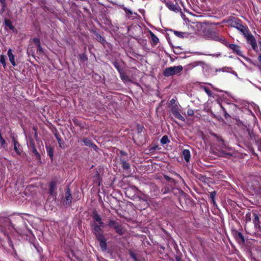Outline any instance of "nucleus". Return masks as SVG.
Masks as SVG:
<instances>
[{
    "mask_svg": "<svg viewBox=\"0 0 261 261\" xmlns=\"http://www.w3.org/2000/svg\"><path fill=\"white\" fill-rule=\"evenodd\" d=\"M7 54L10 62L13 65V66H15L16 64L14 60V56L12 54V51L11 49H9L8 50Z\"/></svg>",
    "mask_w": 261,
    "mask_h": 261,
    "instance_id": "f8f14e48",
    "label": "nucleus"
},
{
    "mask_svg": "<svg viewBox=\"0 0 261 261\" xmlns=\"http://www.w3.org/2000/svg\"><path fill=\"white\" fill-rule=\"evenodd\" d=\"M17 145H19L18 142L14 140V149L17 153H20V151L17 148Z\"/></svg>",
    "mask_w": 261,
    "mask_h": 261,
    "instance_id": "5701e85b",
    "label": "nucleus"
},
{
    "mask_svg": "<svg viewBox=\"0 0 261 261\" xmlns=\"http://www.w3.org/2000/svg\"><path fill=\"white\" fill-rule=\"evenodd\" d=\"M122 167L124 169H127L129 168V165L126 162H122Z\"/></svg>",
    "mask_w": 261,
    "mask_h": 261,
    "instance_id": "c85d7f7f",
    "label": "nucleus"
},
{
    "mask_svg": "<svg viewBox=\"0 0 261 261\" xmlns=\"http://www.w3.org/2000/svg\"><path fill=\"white\" fill-rule=\"evenodd\" d=\"M168 138L167 136H164L161 140V143L162 144H165L169 142Z\"/></svg>",
    "mask_w": 261,
    "mask_h": 261,
    "instance_id": "412c9836",
    "label": "nucleus"
},
{
    "mask_svg": "<svg viewBox=\"0 0 261 261\" xmlns=\"http://www.w3.org/2000/svg\"><path fill=\"white\" fill-rule=\"evenodd\" d=\"M183 69V67L181 65L177 66L169 67L166 68L163 72V74L165 76H169L180 73Z\"/></svg>",
    "mask_w": 261,
    "mask_h": 261,
    "instance_id": "f257e3e1",
    "label": "nucleus"
},
{
    "mask_svg": "<svg viewBox=\"0 0 261 261\" xmlns=\"http://www.w3.org/2000/svg\"><path fill=\"white\" fill-rule=\"evenodd\" d=\"M0 143H1V145L2 147H5L6 143L5 140L3 139V137H1Z\"/></svg>",
    "mask_w": 261,
    "mask_h": 261,
    "instance_id": "cd10ccee",
    "label": "nucleus"
},
{
    "mask_svg": "<svg viewBox=\"0 0 261 261\" xmlns=\"http://www.w3.org/2000/svg\"><path fill=\"white\" fill-rule=\"evenodd\" d=\"M238 237L242 240V241H244V238H243V235L241 233H239L238 234Z\"/></svg>",
    "mask_w": 261,
    "mask_h": 261,
    "instance_id": "79ce46f5",
    "label": "nucleus"
},
{
    "mask_svg": "<svg viewBox=\"0 0 261 261\" xmlns=\"http://www.w3.org/2000/svg\"><path fill=\"white\" fill-rule=\"evenodd\" d=\"M216 193L215 191L210 193V198L212 199L213 203H215L214 199L216 196Z\"/></svg>",
    "mask_w": 261,
    "mask_h": 261,
    "instance_id": "b1692460",
    "label": "nucleus"
},
{
    "mask_svg": "<svg viewBox=\"0 0 261 261\" xmlns=\"http://www.w3.org/2000/svg\"><path fill=\"white\" fill-rule=\"evenodd\" d=\"M5 24L11 30L14 29V27L12 25L11 21L9 19H6L5 20Z\"/></svg>",
    "mask_w": 261,
    "mask_h": 261,
    "instance_id": "f3484780",
    "label": "nucleus"
},
{
    "mask_svg": "<svg viewBox=\"0 0 261 261\" xmlns=\"http://www.w3.org/2000/svg\"><path fill=\"white\" fill-rule=\"evenodd\" d=\"M171 112L173 114V115L178 119L181 120L182 121H185V119L184 116H182L179 110H178L177 108L176 107H173L171 109Z\"/></svg>",
    "mask_w": 261,
    "mask_h": 261,
    "instance_id": "0eeeda50",
    "label": "nucleus"
},
{
    "mask_svg": "<svg viewBox=\"0 0 261 261\" xmlns=\"http://www.w3.org/2000/svg\"><path fill=\"white\" fill-rule=\"evenodd\" d=\"M175 34H176L177 36L180 37L181 36V33L179 32H175Z\"/></svg>",
    "mask_w": 261,
    "mask_h": 261,
    "instance_id": "37998d69",
    "label": "nucleus"
},
{
    "mask_svg": "<svg viewBox=\"0 0 261 261\" xmlns=\"http://www.w3.org/2000/svg\"><path fill=\"white\" fill-rule=\"evenodd\" d=\"M0 3L2 5L3 9L4 11L6 6V0H0Z\"/></svg>",
    "mask_w": 261,
    "mask_h": 261,
    "instance_id": "2f4dec72",
    "label": "nucleus"
},
{
    "mask_svg": "<svg viewBox=\"0 0 261 261\" xmlns=\"http://www.w3.org/2000/svg\"><path fill=\"white\" fill-rule=\"evenodd\" d=\"M187 114L189 116H193L194 114V111L191 109H189L187 111Z\"/></svg>",
    "mask_w": 261,
    "mask_h": 261,
    "instance_id": "c756f323",
    "label": "nucleus"
},
{
    "mask_svg": "<svg viewBox=\"0 0 261 261\" xmlns=\"http://www.w3.org/2000/svg\"><path fill=\"white\" fill-rule=\"evenodd\" d=\"M33 42L37 45L40 44V40L37 38H35L33 39Z\"/></svg>",
    "mask_w": 261,
    "mask_h": 261,
    "instance_id": "473e14b6",
    "label": "nucleus"
},
{
    "mask_svg": "<svg viewBox=\"0 0 261 261\" xmlns=\"http://www.w3.org/2000/svg\"><path fill=\"white\" fill-rule=\"evenodd\" d=\"M244 36L247 38L248 43L251 45L252 48L256 52H258V46H257L256 40L254 37L249 33V31L247 32V34L244 35Z\"/></svg>",
    "mask_w": 261,
    "mask_h": 261,
    "instance_id": "20e7f679",
    "label": "nucleus"
},
{
    "mask_svg": "<svg viewBox=\"0 0 261 261\" xmlns=\"http://www.w3.org/2000/svg\"><path fill=\"white\" fill-rule=\"evenodd\" d=\"M221 109H222V110H223V111L224 112L225 118H227V117H230L229 114L226 112V110L224 109V108L222 106H221Z\"/></svg>",
    "mask_w": 261,
    "mask_h": 261,
    "instance_id": "7c9ffc66",
    "label": "nucleus"
},
{
    "mask_svg": "<svg viewBox=\"0 0 261 261\" xmlns=\"http://www.w3.org/2000/svg\"><path fill=\"white\" fill-rule=\"evenodd\" d=\"M71 195L70 193L69 189H68L66 190V193H65V197L64 200V203L65 204L69 205L70 203H71Z\"/></svg>",
    "mask_w": 261,
    "mask_h": 261,
    "instance_id": "1a4fd4ad",
    "label": "nucleus"
},
{
    "mask_svg": "<svg viewBox=\"0 0 261 261\" xmlns=\"http://www.w3.org/2000/svg\"><path fill=\"white\" fill-rule=\"evenodd\" d=\"M32 149V152L34 154V155L36 156V158L38 160L40 159V155L37 151L36 148L35 147H33Z\"/></svg>",
    "mask_w": 261,
    "mask_h": 261,
    "instance_id": "6ab92c4d",
    "label": "nucleus"
},
{
    "mask_svg": "<svg viewBox=\"0 0 261 261\" xmlns=\"http://www.w3.org/2000/svg\"><path fill=\"white\" fill-rule=\"evenodd\" d=\"M182 155L184 156L185 160L188 162L191 158L190 151L188 149H184L182 151Z\"/></svg>",
    "mask_w": 261,
    "mask_h": 261,
    "instance_id": "ddd939ff",
    "label": "nucleus"
},
{
    "mask_svg": "<svg viewBox=\"0 0 261 261\" xmlns=\"http://www.w3.org/2000/svg\"><path fill=\"white\" fill-rule=\"evenodd\" d=\"M98 240L100 242L99 245H100L101 248L103 250H106V248H107V244H106L105 239L104 238V237H102V239H98Z\"/></svg>",
    "mask_w": 261,
    "mask_h": 261,
    "instance_id": "2eb2a0df",
    "label": "nucleus"
},
{
    "mask_svg": "<svg viewBox=\"0 0 261 261\" xmlns=\"http://www.w3.org/2000/svg\"><path fill=\"white\" fill-rule=\"evenodd\" d=\"M226 155L227 156H230L231 155V154L230 153H226Z\"/></svg>",
    "mask_w": 261,
    "mask_h": 261,
    "instance_id": "49530a36",
    "label": "nucleus"
},
{
    "mask_svg": "<svg viewBox=\"0 0 261 261\" xmlns=\"http://www.w3.org/2000/svg\"><path fill=\"white\" fill-rule=\"evenodd\" d=\"M174 101V99H172V100H171V102H173Z\"/></svg>",
    "mask_w": 261,
    "mask_h": 261,
    "instance_id": "de8ad7c7",
    "label": "nucleus"
},
{
    "mask_svg": "<svg viewBox=\"0 0 261 261\" xmlns=\"http://www.w3.org/2000/svg\"><path fill=\"white\" fill-rule=\"evenodd\" d=\"M230 25L232 27L235 28L239 30L244 35L247 34V32H248V29L241 24L239 21L236 20H231Z\"/></svg>",
    "mask_w": 261,
    "mask_h": 261,
    "instance_id": "f03ea898",
    "label": "nucleus"
},
{
    "mask_svg": "<svg viewBox=\"0 0 261 261\" xmlns=\"http://www.w3.org/2000/svg\"><path fill=\"white\" fill-rule=\"evenodd\" d=\"M108 225L110 227L114 228L116 232L118 234H122L123 233L121 226L116 221L113 220H110Z\"/></svg>",
    "mask_w": 261,
    "mask_h": 261,
    "instance_id": "7ed1b4c3",
    "label": "nucleus"
},
{
    "mask_svg": "<svg viewBox=\"0 0 261 261\" xmlns=\"http://www.w3.org/2000/svg\"><path fill=\"white\" fill-rule=\"evenodd\" d=\"M253 217H254L253 223L254 224V225L255 226H259V218H258V216L256 214L254 213L253 214Z\"/></svg>",
    "mask_w": 261,
    "mask_h": 261,
    "instance_id": "dca6fc26",
    "label": "nucleus"
},
{
    "mask_svg": "<svg viewBox=\"0 0 261 261\" xmlns=\"http://www.w3.org/2000/svg\"><path fill=\"white\" fill-rule=\"evenodd\" d=\"M53 150L51 148H49V150H48V154L50 156H53Z\"/></svg>",
    "mask_w": 261,
    "mask_h": 261,
    "instance_id": "ea45409f",
    "label": "nucleus"
},
{
    "mask_svg": "<svg viewBox=\"0 0 261 261\" xmlns=\"http://www.w3.org/2000/svg\"><path fill=\"white\" fill-rule=\"evenodd\" d=\"M201 24L200 22H195V23H193L192 27L193 28H194L195 27H199V26H201Z\"/></svg>",
    "mask_w": 261,
    "mask_h": 261,
    "instance_id": "72a5a7b5",
    "label": "nucleus"
},
{
    "mask_svg": "<svg viewBox=\"0 0 261 261\" xmlns=\"http://www.w3.org/2000/svg\"><path fill=\"white\" fill-rule=\"evenodd\" d=\"M165 179H166L168 180H169L170 179V178L168 176H167V175H165Z\"/></svg>",
    "mask_w": 261,
    "mask_h": 261,
    "instance_id": "a18cd8bd",
    "label": "nucleus"
},
{
    "mask_svg": "<svg viewBox=\"0 0 261 261\" xmlns=\"http://www.w3.org/2000/svg\"><path fill=\"white\" fill-rule=\"evenodd\" d=\"M226 46H228L230 49L233 50V52L236 53L238 55L240 56H243L242 52L240 49V47L236 44H229L226 41L224 44Z\"/></svg>",
    "mask_w": 261,
    "mask_h": 261,
    "instance_id": "39448f33",
    "label": "nucleus"
},
{
    "mask_svg": "<svg viewBox=\"0 0 261 261\" xmlns=\"http://www.w3.org/2000/svg\"><path fill=\"white\" fill-rule=\"evenodd\" d=\"M91 148H93L94 150H96V148H97V146L94 144H93V143H91V145H90V146Z\"/></svg>",
    "mask_w": 261,
    "mask_h": 261,
    "instance_id": "4c0bfd02",
    "label": "nucleus"
},
{
    "mask_svg": "<svg viewBox=\"0 0 261 261\" xmlns=\"http://www.w3.org/2000/svg\"><path fill=\"white\" fill-rule=\"evenodd\" d=\"M0 62L3 64V66L5 67L6 65V57L4 55H1L0 56Z\"/></svg>",
    "mask_w": 261,
    "mask_h": 261,
    "instance_id": "aec40b11",
    "label": "nucleus"
},
{
    "mask_svg": "<svg viewBox=\"0 0 261 261\" xmlns=\"http://www.w3.org/2000/svg\"><path fill=\"white\" fill-rule=\"evenodd\" d=\"M151 39L153 41V42L156 44L159 42V38L152 33H150Z\"/></svg>",
    "mask_w": 261,
    "mask_h": 261,
    "instance_id": "a211bd4d",
    "label": "nucleus"
},
{
    "mask_svg": "<svg viewBox=\"0 0 261 261\" xmlns=\"http://www.w3.org/2000/svg\"><path fill=\"white\" fill-rule=\"evenodd\" d=\"M101 227L98 225H95L94 226L93 231L97 239H102L103 237Z\"/></svg>",
    "mask_w": 261,
    "mask_h": 261,
    "instance_id": "423d86ee",
    "label": "nucleus"
},
{
    "mask_svg": "<svg viewBox=\"0 0 261 261\" xmlns=\"http://www.w3.org/2000/svg\"><path fill=\"white\" fill-rule=\"evenodd\" d=\"M258 60L261 66V55L258 56Z\"/></svg>",
    "mask_w": 261,
    "mask_h": 261,
    "instance_id": "c03bdc74",
    "label": "nucleus"
},
{
    "mask_svg": "<svg viewBox=\"0 0 261 261\" xmlns=\"http://www.w3.org/2000/svg\"><path fill=\"white\" fill-rule=\"evenodd\" d=\"M121 77L122 80H123L124 81L127 80V79H128L127 76H126L122 74H121Z\"/></svg>",
    "mask_w": 261,
    "mask_h": 261,
    "instance_id": "c9c22d12",
    "label": "nucleus"
},
{
    "mask_svg": "<svg viewBox=\"0 0 261 261\" xmlns=\"http://www.w3.org/2000/svg\"><path fill=\"white\" fill-rule=\"evenodd\" d=\"M203 89L204 90V91L205 92V93L209 96H211L212 94V92L211 91L208 89L207 88L205 87H203Z\"/></svg>",
    "mask_w": 261,
    "mask_h": 261,
    "instance_id": "bb28decb",
    "label": "nucleus"
},
{
    "mask_svg": "<svg viewBox=\"0 0 261 261\" xmlns=\"http://www.w3.org/2000/svg\"><path fill=\"white\" fill-rule=\"evenodd\" d=\"M129 254L134 261H139L136 256V255L133 252H130Z\"/></svg>",
    "mask_w": 261,
    "mask_h": 261,
    "instance_id": "393cba45",
    "label": "nucleus"
},
{
    "mask_svg": "<svg viewBox=\"0 0 261 261\" xmlns=\"http://www.w3.org/2000/svg\"><path fill=\"white\" fill-rule=\"evenodd\" d=\"M167 7L172 11L174 12H178L179 10V7L178 6L175 5L173 4H167Z\"/></svg>",
    "mask_w": 261,
    "mask_h": 261,
    "instance_id": "4468645a",
    "label": "nucleus"
},
{
    "mask_svg": "<svg viewBox=\"0 0 261 261\" xmlns=\"http://www.w3.org/2000/svg\"><path fill=\"white\" fill-rule=\"evenodd\" d=\"M93 219L95 221L97 222L102 227L105 226V224L101 221L100 216L97 213H94Z\"/></svg>",
    "mask_w": 261,
    "mask_h": 261,
    "instance_id": "9b49d317",
    "label": "nucleus"
},
{
    "mask_svg": "<svg viewBox=\"0 0 261 261\" xmlns=\"http://www.w3.org/2000/svg\"><path fill=\"white\" fill-rule=\"evenodd\" d=\"M257 46H258V51H261V42H259Z\"/></svg>",
    "mask_w": 261,
    "mask_h": 261,
    "instance_id": "a19ab883",
    "label": "nucleus"
},
{
    "mask_svg": "<svg viewBox=\"0 0 261 261\" xmlns=\"http://www.w3.org/2000/svg\"><path fill=\"white\" fill-rule=\"evenodd\" d=\"M80 59L82 61H85L88 59L87 56L84 54L80 55Z\"/></svg>",
    "mask_w": 261,
    "mask_h": 261,
    "instance_id": "a878e982",
    "label": "nucleus"
},
{
    "mask_svg": "<svg viewBox=\"0 0 261 261\" xmlns=\"http://www.w3.org/2000/svg\"><path fill=\"white\" fill-rule=\"evenodd\" d=\"M56 188V182L54 181H52L49 184V192L50 195L55 196L56 193L55 192V190Z\"/></svg>",
    "mask_w": 261,
    "mask_h": 261,
    "instance_id": "9d476101",
    "label": "nucleus"
},
{
    "mask_svg": "<svg viewBox=\"0 0 261 261\" xmlns=\"http://www.w3.org/2000/svg\"><path fill=\"white\" fill-rule=\"evenodd\" d=\"M37 47H38V50L39 51L42 52V48L41 47L40 44L39 45H37Z\"/></svg>",
    "mask_w": 261,
    "mask_h": 261,
    "instance_id": "58836bf2",
    "label": "nucleus"
},
{
    "mask_svg": "<svg viewBox=\"0 0 261 261\" xmlns=\"http://www.w3.org/2000/svg\"><path fill=\"white\" fill-rule=\"evenodd\" d=\"M83 142H84L85 145L87 146H90V145H91V143H92V141L88 139H85L83 140Z\"/></svg>",
    "mask_w": 261,
    "mask_h": 261,
    "instance_id": "4be33fe9",
    "label": "nucleus"
},
{
    "mask_svg": "<svg viewBox=\"0 0 261 261\" xmlns=\"http://www.w3.org/2000/svg\"><path fill=\"white\" fill-rule=\"evenodd\" d=\"M177 261H179V258H177Z\"/></svg>",
    "mask_w": 261,
    "mask_h": 261,
    "instance_id": "09e8293b",
    "label": "nucleus"
},
{
    "mask_svg": "<svg viewBox=\"0 0 261 261\" xmlns=\"http://www.w3.org/2000/svg\"><path fill=\"white\" fill-rule=\"evenodd\" d=\"M114 66L117 69V70L120 72V69L119 68V65H118V63H114Z\"/></svg>",
    "mask_w": 261,
    "mask_h": 261,
    "instance_id": "e433bc0d",
    "label": "nucleus"
},
{
    "mask_svg": "<svg viewBox=\"0 0 261 261\" xmlns=\"http://www.w3.org/2000/svg\"><path fill=\"white\" fill-rule=\"evenodd\" d=\"M211 37L213 40L219 41L223 44H225L226 42L225 39L222 36H219V35L216 32L212 33L211 34Z\"/></svg>",
    "mask_w": 261,
    "mask_h": 261,
    "instance_id": "6e6552de",
    "label": "nucleus"
},
{
    "mask_svg": "<svg viewBox=\"0 0 261 261\" xmlns=\"http://www.w3.org/2000/svg\"><path fill=\"white\" fill-rule=\"evenodd\" d=\"M29 146L32 148H33V147H35V144H34V143L33 141V140H30V142H29Z\"/></svg>",
    "mask_w": 261,
    "mask_h": 261,
    "instance_id": "f704fd0d",
    "label": "nucleus"
}]
</instances>
